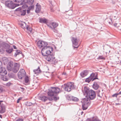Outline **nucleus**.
<instances>
[{
    "instance_id": "63",
    "label": "nucleus",
    "mask_w": 121,
    "mask_h": 121,
    "mask_svg": "<svg viewBox=\"0 0 121 121\" xmlns=\"http://www.w3.org/2000/svg\"><path fill=\"white\" fill-rule=\"evenodd\" d=\"M63 74H64L65 75L66 74V73H64Z\"/></svg>"
},
{
    "instance_id": "4",
    "label": "nucleus",
    "mask_w": 121,
    "mask_h": 121,
    "mask_svg": "<svg viewBox=\"0 0 121 121\" xmlns=\"http://www.w3.org/2000/svg\"><path fill=\"white\" fill-rule=\"evenodd\" d=\"M62 87L65 90L68 92L70 91L72 89L75 88L74 84L70 82L66 84H65L62 86Z\"/></svg>"
},
{
    "instance_id": "29",
    "label": "nucleus",
    "mask_w": 121,
    "mask_h": 121,
    "mask_svg": "<svg viewBox=\"0 0 121 121\" xmlns=\"http://www.w3.org/2000/svg\"><path fill=\"white\" fill-rule=\"evenodd\" d=\"M100 90H99L98 91H97V95L100 98H102V96H103V94L104 92L101 93V94H100Z\"/></svg>"
},
{
    "instance_id": "38",
    "label": "nucleus",
    "mask_w": 121,
    "mask_h": 121,
    "mask_svg": "<svg viewBox=\"0 0 121 121\" xmlns=\"http://www.w3.org/2000/svg\"><path fill=\"white\" fill-rule=\"evenodd\" d=\"M59 99V97L54 96L53 97V100L55 101H56V100H58Z\"/></svg>"
},
{
    "instance_id": "3",
    "label": "nucleus",
    "mask_w": 121,
    "mask_h": 121,
    "mask_svg": "<svg viewBox=\"0 0 121 121\" xmlns=\"http://www.w3.org/2000/svg\"><path fill=\"white\" fill-rule=\"evenodd\" d=\"M51 90H50L48 92V95L52 96L59 93L60 91V89L58 87H51Z\"/></svg>"
},
{
    "instance_id": "21",
    "label": "nucleus",
    "mask_w": 121,
    "mask_h": 121,
    "mask_svg": "<svg viewBox=\"0 0 121 121\" xmlns=\"http://www.w3.org/2000/svg\"><path fill=\"white\" fill-rule=\"evenodd\" d=\"M92 87L94 89L96 90L98 89L99 87V86L97 82H94L93 84Z\"/></svg>"
},
{
    "instance_id": "20",
    "label": "nucleus",
    "mask_w": 121,
    "mask_h": 121,
    "mask_svg": "<svg viewBox=\"0 0 121 121\" xmlns=\"http://www.w3.org/2000/svg\"><path fill=\"white\" fill-rule=\"evenodd\" d=\"M95 76V74L94 73H92L90 75V76H89V77H90L91 78V80L92 81H93L94 80L96 79H98V78H97V77L96 75L95 77H94Z\"/></svg>"
},
{
    "instance_id": "31",
    "label": "nucleus",
    "mask_w": 121,
    "mask_h": 121,
    "mask_svg": "<svg viewBox=\"0 0 121 121\" xmlns=\"http://www.w3.org/2000/svg\"><path fill=\"white\" fill-rule=\"evenodd\" d=\"M34 2V0H27V3L29 4H32Z\"/></svg>"
},
{
    "instance_id": "36",
    "label": "nucleus",
    "mask_w": 121,
    "mask_h": 121,
    "mask_svg": "<svg viewBox=\"0 0 121 121\" xmlns=\"http://www.w3.org/2000/svg\"><path fill=\"white\" fill-rule=\"evenodd\" d=\"M27 28H26V29L27 30H28L30 33H31L32 31V28L28 26L27 27Z\"/></svg>"
},
{
    "instance_id": "12",
    "label": "nucleus",
    "mask_w": 121,
    "mask_h": 121,
    "mask_svg": "<svg viewBox=\"0 0 121 121\" xmlns=\"http://www.w3.org/2000/svg\"><path fill=\"white\" fill-rule=\"evenodd\" d=\"M7 74V71L6 69L4 67H0V75H6Z\"/></svg>"
},
{
    "instance_id": "13",
    "label": "nucleus",
    "mask_w": 121,
    "mask_h": 121,
    "mask_svg": "<svg viewBox=\"0 0 121 121\" xmlns=\"http://www.w3.org/2000/svg\"><path fill=\"white\" fill-rule=\"evenodd\" d=\"M16 11L19 12V13L22 16H24L26 13V10H23L20 8H18L16 10Z\"/></svg>"
},
{
    "instance_id": "14",
    "label": "nucleus",
    "mask_w": 121,
    "mask_h": 121,
    "mask_svg": "<svg viewBox=\"0 0 121 121\" xmlns=\"http://www.w3.org/2000/svg\"><path fill=\"white\" fill-rule=\"evenodd\" d=\"M0 107L1 109L0 110V113L2 114L4 113L5 111L6 107L3 104H1Z\"/></svg>"
},
{
    "instance_id": "37",
    "label": "nucleus",
    "mask_w": 121,
    "mask_h": 121,
    "mask_svg": "<svg viewBox=\"0 0 121 121\" xmlns=\"http://www.w3.org/2000/svg\"><path fill=\"white\" fill-rule=\"evenodd\" d=\"M89 121H101L98 118H95L92 120H91Z\"/></svg>"
},
{
    "instance_id": "60",
    "label": "nucleus",
    "mask_w": 121,
    "mask_h": 121,
    "mask_svg": "<svg viewBox=\"0 0 121 121\" xmlns=\"http://www.w3.org/2000/svg\"><path fill=\"white\" fill-rule=\"evenodd\" d=\"M118 95L121 94V91L120 92L118 93Z\"/></svg>"
},
{
    "instance_id": "47",
    "label": "nucleus",
    "mask_w": 121,
    "mask_h": 121,
    "mask_svg": "<svg viewBox=\"0 0 121 121\" xmlns=\"http://www.w3.org/2000/svg\"><path fill=\"white\" fill-rule=\"evenodd\" d=\"M4 52V50L2 48L0 49V53H2Z\"/></svg>"
},
{
    "instance_id": "45",
    "label": "nucleus",
    "mask_w": 121,
    "mask_h": 121,
    "mask_svg": "<svg viewBox=\"0 0 121 121\" xmlns=\"http://www.w3.org/2000/svg\"><path fill=\"white\" fill-rule=\"evenodd\" d=\"M23 119L22 118H19L18 119H17L16 121H23Z\"/></svg>"
},
{
    "instance_id": "57",
    "label": "nucleus",
    "mask_w": 121,
    "mask_h": 121,
    "mask_svg": "<svg viewBox=\"0 0 121 121\" xmlns=\"http://www.w3.org/2000/svg\"><path fill=\"white\" fill-rule=\"evenodd\" d=\"M13 47L14 48V49H17V48L15 46V45H13Z\"/></svg>"
},
{
    "instance_id": "48",
    "label": "nucleus",
    "mask_w": 121,
    "mask_h": 121,
    "mask_svg": "<svg viewBox=\"0 0 121 121\" xmlns=\"http://www.w3.org/2000/svg\"><path fill=\"white\" fill-rule=\"evenodd\" d=\"M8 75L10 78H12L13 77V75L11 73H9L8 74Z\"/></svg>"
},
{
    "instance_id": "43",
    "label": "nucleus",
    "mask_w": 121,
    "mask_h": 121,
    "mask_svg": "<svg viewBox=\"0 0 121 121\" xmlns=\"http://www.w3.org/2000/svg\"><path fill=\"white\" fill-rule=\"evenodd\" d=\"M2 60L3 61H4L5 62H6L7 60V59L5 57H3L2 58Z\"/></svg>"
},
{
    "instance_id": "30",
    "label": "nucleus",
    "mask_w": 121,
    "mask_h": 121,
    "mask_svg": "<svg viewBox=\"0 0 121 121\" xmlns=\"http://www.w3.org/2000/svg\"><path fill=\"white\" fill-rule=\"evenodd\" d=\"M52 25L53 28H56L57 27L58 25V24L56 22H53L52 23Z\"/></svg>"
},
{
    "instance_id": "16",
    "label": "nucleus",
    "mask_w": 121,
    "mask_h": 121,
    "mask_svg": "<svg viewBox=\"0 0 121 121\" xmlns=\"http://www.w3.org/2000/svg\"><path fill=\"white\" fill-rule=\"evenodd\" d=\"M88 72L87 70H85L83 71V72L81 73L80 75L82 77H84L85 76H86L88 74Z\"/></svg>"
},
{
    "instance_id": "5",
    "label": "nucleus",
    "mask_w": 121,
    "mask_h": 121,
    "mask_svg": "<svg viewBox=\"0 0 121 121\" xmlns=\"http://www.w3.org/2000/svg\"><path fill=\"white\" fill-rule=\"evenodd\" d=\"M17 4H15L13 3V1L10 0H8L5 2V5L8 8L13 9L17 6Z\"/></svg>"
},
{
    "instance_id": "50",
    "label": "nucleus",
    "mask_w": 121,
    "mask_h": 121,
    "mask_svg": "<svg viewBox=\"0 0 121 121\" xmlns=\"http://www.w3.org/2000/svg\"><path fill=\"white\" fill-rule=\"evenodd\" d=\"M50 10L51 12H53L54 11V10L53 9V7H51L50 8Z\"/></svg>"
},
{
    "instance_id": "6",
    "label": "nucleus",
    "mask_w": 121,
    "mask_h": 121,
    "mask_svg": "<svg viewBox=\"0 0 121 121\" xmlns=\"http://www.w3.org/2000/svg\"><path fill=\"white\" fill-rule=\"evenodd\" d=\"M90 103L88 101V100L85 98L84 99V103L82 105V108L83 110H86L87 108L88 107L90 104Z\"/></svg>"
},
{
    "instance_id": "54",
    "label": "nucleus",
    "mask_w": 121,
    "mask_h": 121,
    "mask_svg": "<svg viewBox=\"0 0 121 121\" xmlns=\"http://www.w3.org/2000/svg\"><path fill=\"white\" fill-rule=\"evenodd\" d=\"M117 23H115L114 24V25L115 27H117Z\"/></svg>"
},
{
    "instance_id": "19",
    "label": "nucleus",
    "mask_w": 121,
    "mask_h": 121,
    "mask_svg": "<svg viewBox=\"0 0 121 121\" xmlns=\"http://www.w3.org/2000/svg\"><path fill=\"white\" fill-rule=\"evenodd\" d=\"M10 46L8 44L5 43H2V47L3 48L5 49L6 50L10 47Z\"/></svg>"
},
{
    "instance_id": "61",
    "label": "nucleus",
    "mask_w": 121,
    "mask_h": 121,
    "mask_svg": "<svg viewBox=\"0 0 121 121\" xmlns=\"http://www.w3.org/2000/svg\"><path fill=\"white\" fill-rule=\"evenodd\" d=\"M0 117L1 118H2V115L0 114Z\"/></svg>"
},
{
    "instance_id": "42",
    "label": "nucleus",
    "mask_w": 121,
    "mask_h": 121,
    "mask_svg": "<svg viewBox=\"0 0 121 121\" xmlns=\"http://www.w3.org/2000/svg\"><path fill=\"white\" fill-rule=\"evenodd\" d=\"M53 30H53V31L55 32V33H57L58 32V31L57 30V28H53Z\"/></svg>"
},
{
    "instance_id": "53",
    "label": "nucleus",
    "mask_w": 121,
    "mask_h": 121,
    "mask_svg": "<svg viewBox=\"0 0 121 121\" xmlns=\"http://www.w3.org/2000/svg\"><path fill=\"white\" fill-rule=\"evenodd\" d=\"M21 99V98H19L17 100V103H19V101H20V100Z\"/></svg>"
},
{
    "instance_id": "52",
    "label": "nucleus",
    "mask_w": 121,
    "mask_h": 121,
    "mask_svg": "<svg viewBox=\"0 0 121 121\" xmlns=\"http://www.w3.org/2000/svg\"><path fill=\"white\" fill-rule=\"evenodd\" d=\"M79 45L77 47H75L74 46H73V48L74 49H75L76 48H78L79 47Z\"/></svg>"
},
{
    "instance_id": "33",
    "label": "nucleus",
    "mask_w": 121,
    "mask_h": 121,
    "mask_svg": "<svg viewBox=\"0 0 121 121\" xmlns=\"http://www.w3.org/2000/svg\"><path fill=\"white\" fill-rule=\"evenodd\" d=\"M72 96L68 95L67 96L66 98L67 99L71 101L72 100Z\"/></svg>"
},
{
    "instance_id": "39",
    "label": "nucleus",
    "mask_w": 121,
    "mask_h": 121,
    "mask_svg": "<svg viewBox=\"0 0 121 121\" xmlns=\"http://www.w3.org/2000/svg\"><path fill=\"white\" fill-rule=\"evenodd\" d=\"M32 103L30 102H27L26 104V105L27 106H30L31 105Z\"/></svg>"
},
{
    "instance_id": "51",
    "label": "nucleus",
    "mask_w": 121,
    "mask_h": 121,
    "mask_svg": "<svg viewBox=\"0 0 121 121\" xmlns=\"http://www.w3.org/2000/svg\"><path fill=\"white\" fill-rule=\"evenodd\" d=\"M0 91L2 92L3 91V89L1 87H0Z\"/></svg>"
},
{
    "instance_id": "15",
    "label": "nucleus",
    "mask_w": 121,
    "mask_h": 121,
    "mask_svg": "<svg viewBox=\"0 0 121 121\" xmlns=\"http://www.w3.org/2000/svg\"><path fill=\"white\" fill-rule=\"evenodd\" d=\"M13 62H10L9 63L7 66V69L8 70L11 71L13 69Z\"/></svg>"
},
{
    "instance_id": "56",
    "label": "nucleus",
    "mask_w": 121,
    "mask_h": 121,
    "mask_svg": "<svg viewBox=\"0 0 121 121\" xmlns=\"http://www.w3.org/2000/svg\"><path fill=\"white\" fill-rule=\"evenodd\" d=\"M48 26H49V28H51L52 30H53V27H52L51 26H50L48 25Z\"/></svg>"
},
{
    "instance_id": "26",
    "label": "nucleus",
    "mask_w": 121,
    "mask_h": 121,
    "mask_svg": "<svg viewBox=\"0 0 121 121\" xmlns=\"http://www.w3.org/2000/svg\"><path fill=\"white\" fill-rule=\"evenodd\" d=\"M33 72L35 74H38L39 73L41 72V70L40 69V67L39 66L38 67L37 69L34 70Z\"/></svg>"
},
{
    "instance_id": "59",
    "label": "nucleus",
    "mask_w": 121,
    "mask_h": 121,
    "mask_svg": "<svg viewBox=\"0 0 121 121\" xmlns=\"http://www.w3.org/2000/svg\"><path fill=\"white\" fill-rule=\"evenodd\" d=\"M116 105H120V103H116Z\"/></svg>"
},
{
    "instance_id": "27",
    "label": "nucleus",
    "mask_w": 121,
    "mask_h": 121,
    "mask_svg": "<svg viewBox=\"0 0 121 121\" xmlns=\"http://www.w3.org/2000/svg\"><path fill=\"white\" fill-rule=\"evenodd\" d=\"M22 52L19 50H17L16 51V52L15 53L14 56L16 57L17 55H19L20 54H22Z\"/></svg>"
},
{
    "instance_id": "58",
    "label": "nucleus",
    "mask_w": 121,
    "mask_h": 121,
    "mask_svg": "<svg viewBox=\"0 0 121 121\" xmlns=\"http://www.w3.org/2000/svg\"><path fill=\"white\" fill-rule=\"evenodd\" d=\"M20 88L22 89V91H24V88H23L22 87H20Z\"/></svg>"
},
{
    "instance_id": "28",
    "label": "nucleus",
    "mask_w": 121,
    "mask_h": 121,
    "mask_svg": "<svg viewBox=\"0 0 121 121\" xmlns=\"http://www.w3.org/2000/svg\"><path fill=\"white\" fill-rule=\"evenodd\" d=\"M25 82L27 84L29 83V77L27 76L25 77Z\"/></svg>"
},
{
    "instance_id": "1",
    "label": "nucleus",
    "mask_w": 121,
    "mask_h": 121,
    "mask_svg": "<svg viewBox=\"0 0 121 121\" xmlns=\"http://www.w3.org/2000/svg\"><path fill=\"white\" fill-rule=\"evenodd\" d=\"M83 93L84 95L86 97V100H93L96 97V93L95 91L91 90H90V88L87 87H84V88Z\"/></svg>"
},
{
    "instance_id": "18",
    "label": "nucleus",
    "mask_w": 121,
    "mask_h": 121,
    "mask_svg": "<svg viewBox=\"0 0 121 121\" xmlns=\"http://www.w3.org/2000/svg\"><path fill=\"white\" fill-rule=\"evenodd\" d=\"M36 8L35 10V12L37 13H39L41 11V6L37 3L36 5Z\"/></svg>"
},
{
    "instance_id": "11",
    "label": "nucleus",
    "mask_w": 121,
    "mask_h": 121,
    "mask_svg": "<svg viewBox=\"0 0 121 121\" xmlns=\"http://www.w3.org/2000/svg\"><path fill=\"white\" fill-rule=\"evenodd\" d=\"M46 56V59L48 61H53V59L55 58L52 54V55L51 54H49Z\"/></svg>"
},
{
    "instance_id": "35",
    "label": "nucleus",
    "mask_w": 121,
    "mask_h": 121,
    "mask_svg": "<svg viewBox=\"0 0 121 121\" xmlns=\"http://www.w3.org/2000/svg\"><path fill=\"white\" fill-rule=\"evenodd\" d=\"M34 5H32L30 6L28 8L30 10H33L34 9Z\"/></svg>"
},
{
    "instance_id": "34",
    "label": "nucleus",
    "mask_w": 121,
    "mask_h": 121,
    "mask_svg": "<svg viewBox=\"0 0 121 121\" xmlns=\"http://www.w3.org/2000/svg\"><path fill=\"white\" fill-rule=\"evenodd\" d=\"M72 100L74 101H78V99L76 97H74L72 96Z\"/></svg>"
},
{
    "instance_id": "2",
    "label": "nucleus",
    "mask_w": 121,
    "mask_h": 121,
    "mask_svg": "<svg viewBox=\"0 0 121 121\" xmlns=\"http://www.w3.org/2000/svg\"><path fill=\"white\" fill-rule=\"evenodd\" d=\"M53 50V48L50 46H46L43 47L41 50L42 55L46 56L51 53V51Z\"/></svg>"
},
{
    "instance_id": "17",
    "label": "nucleus",
    "mask_w": 121,
    "mask_h": 121,
    "mask_svg": "<svg viewBox=\"0 0 121 121\" xmlns=\"http://www.w3.org/2000/svg\"><path fill=\"white\" fill-rule=\"evenodd\" d=\"M39 22L40 23L46 24L48 22V20L45 18H39Z\"/></svg>"
},
{
    "instance_id": "25",
    "label": "nucleus",
    "mask_w": 121,
    "mask_h": 121,
    "mask_svg": "<svg viewBox=\"0 0 121 121\" xmlns=\"http://www.w3.org/2000/svg\"><path fill=\"white\" fill-rule=\"evenodd\" d=\"M39 99L42 101L45 102L47 100L48 98L47 97L45 96H42L40 97Z\"/></svg>"
},
{
    "instance_id": "23",
    "label": "nucleus",
    "mask_w": 121,
    "mask_h": 121,
    "mask_svg": "<svg viewBox=\"0 0 121 121\" xmlns=\"http://www.w3.org/2000/svg\"><path fill=\"white\" fill-rule=\"evenodd\" d=\"M13 51V48L12 47H11L10 46V48H9L7 49L6 50V52L10 54Z\"/></svg>"
},
{
    "instance_id": "22",
    "label": "nucleus",
    "mask_w": 121,
    "mask_h": 121,
    "mask_svg": "<svg viewBox=\"0 0 121 121\" xmlns=\"http://www.w3.org/2000/svg\"><path fill=\"white\" fill-rule=\"evenodd\" d=\"M5 75H1V79L4 81H7L8 80V77L5 76Z\"/></svg>"
},
{
    "instance_id": "9",
    "label": "nucleus",
    "mask_w": 121,
    "mask_h": 121,
    "mask_svg": "<svg viewBox=\"0 0 121 121\" xmlns=\"http://www.w3.org/2000/svg\"><path fill=\"white\" fill-rule=\"evenodd\" d=\"M20 66L19 64L16 63H14L13 67L12 69V71L14 73H17L19 69Z\"/></svg>"
},
{
    "instance_id": "32",
    "label": "nucleus",
    "mask_w": 121,
    "mask_h": 121,
    "mask_svg": "<svg viewBox=\"0 0 121 121\" xmlns=\"http://www.w3.org/2000/svg\"><path fill=\"white\" fill-rule=\"evenodd\" d=\"M91 78L90 77H89L88 78L86 79L85 81L86 82H87L89 83L91 80Z\"/></svg>"
},
{
    "instance_id": "10",
    "label": "nucleus",
    "mask_w": 121,
    "mask_h": 121,
    "mask_svg": "<svg viewBox=\"0 0 121 121\" xmlns=\"http://www.w3.org/2000/svg\"><path fill=\"white\" fill-rule=\"evenodd\" d=\"M71 41L73 45L75 46L78 45L79 40L78 39L77 37L74 38L73 37H72Z\"/></svg>"
},
{
    "instance_id": "46",
    "label": "nucleus",
    "mask_w": 121,
    "mask_h": 121,
    "mask_svg": "<svg viewBox=\"0 0 121 121\" xmlns=\"http://www.w3.org/2000/svg\"><path fill=\"white\" fill-rule=\"evenodd\" d=\"M48 99L49 100L52 101L53 100V97H49L48 98Z\"/></svg>"
},
{
    "instance_id": "40",
    "label": "nucleus",
    "mask_w": 121,
    "mask_h": 121,
    "mask_svg": "<svg viewBox=\"0 0 121 121\" xmlns=\"http://www.w3.org/2000/svg\"><path fill=\"white\" fill-rule=\"evenodd\" d=\"M16 3H20L23 1V0H13Z\"/></svg>"
},
{
    "instance_id": "8",
    "label": "nucleus",
    "mask_w": 121,
    "mask_h": 121,
    "mask_svg": "<svg viewBox=\"0 0 121 121\" xmlns=\"http://www.w3.org/2000/svg\"><path fill=\"white\" fill-rule=\"evenodd\" d=\"M37 45L38 47L41 48L43 47H46L48 45V43L47 42L40 40L38 42Z\"/></svg>"
},
{
    "instance_id": "62",
    "label": "nucleus",
    "mask_w": 121,
    "mask_h": 121,
    "mask_svg": "<svg viewBox=\"0 0 121 121\" xmlns=\"http://www.w3.org/2000/svg\"><path fill=\"white\" fill-rule=\"evenodd\" d=\"M3 102V101H2L0 100V104H1V102Z\"/></svg>"
},
{
    "instance_id": "7",
    "label": "nucleus",
    "mask_w": 121,
    "mask_h": 121,
    "mask_svg": "<svg viewBox=\"0 0 121 121\" xmlns=\"http://www.w3.org/2000/svg\"><path fill=\"white\" fill-rule=\"evenodd\" d=\"M18 78L22 79V78L25 76L26 75V73L25 70L23 69H21L17 73Z\"/></svg>"
},
{
    "instance_id": "64",
    "label": "nucleus",
    "mask_w": 121,
    "mask_h": 121,
    "mask_svg": "<svg viewBox=\"0 0 121 121\" xmlns=\"http://www.w3.org/2000/svg\"><path fill=\"white\" fill-rule=\"evenodd\" d=\"M110 20H111V21H112V18H110Z\"/></svg>"
},
{
    "instance_id": "24",
    "label": "nucleus",
    "mask_w": 121,
    "mask_h": 121,
    "mask_svg": "<svg viewBox=\"0 0 121 121\" xmlns=\"http://www.w3.org/2000/svg\"><path fill=\"white\" fill-rule=\"evenodd\" d=\"M21 26L22 27L23 29H26L27 28L28 25H27L26 24L25 22H23L21 23Z\"/></svg>"
},
{
    "instance_id": "44",
    "label": "nucleus",
    "mask_w": 121,
    "mask_h": 121,
    "mask_svg": "<svg viewBox=\"0 0 121 121\" xmlns=\"http://www.w3.org/2000/svg\"><path fill=\"white\" fill-rule=\"evenodd\" d=\"M118 95V93H115V94H113L112 95V96L113 97H117V96Z\"/></svg>"
},
{
    "instance_id": "49",
    "label": "nucleus",
    "mask_w": 121,
    "mask_h": 121,
    "mask_svg": "<svg viewBox=\"0 0 121 121\" xmlns=\"http://www.w3.org/2000/svg\"><path fill=\"white\" fill-rule=\"evenodd\" d=\"M30 10L29 9H28V8H27V13H29L30 12Z\"/></svg>"
},
{
    "instance_id": "55",
    "label": "nucleus",
    "mask_w": 121,
    "mask_h": 121,
    "mask_svg": "<svg viewBox=\"0 0 121 121\" xmlns=\"http://www.w3.org/2000/svg\"><path fill=\"white\" fill-rule=\"evenodd\" d=\"M2 43H1L0 42V48H1V47H2Z\"/></svg>"
},
{
    "instance_id": "41",
    "label": "nucleus",
    "mask_w": 121,
    "mask_h": 121,
    "mask_svg": "<svg viewBox=\"0 0 121 121\" xmlns=\"http://www.w3.org/2000/svg\"><path fill=\"white\" fill-rule=\"evenodd\" d=\"M98 59L105 60V58L102 56H99L98 58Z\"/></svg>"
}]
</instances>
